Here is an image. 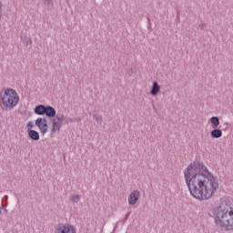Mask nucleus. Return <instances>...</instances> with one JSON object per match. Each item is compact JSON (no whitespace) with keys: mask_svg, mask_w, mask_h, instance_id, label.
Returning <instances> with one entry per match:
<instances>
[{"mask_svg":"<svg viewBox=\"0 0 233 233\" xmlns=\"http://www.w3.org/2000/svg\"><path fill=\"white\" fill-rule=\"evenodd\" d=\"M159 92H161V86L157 82H154L151 86L150 95L156 96Z\"/></svg>","mask_w":233,"mask_h":233,"instance_id":"obj_8","label":"nucleus"},{"mask_svg":"<svg viewBox=\"0 0 233 233\" xmlns=\"http://www.w3.org/2000/svg\"><path fill=\"white\" fill-rule=\"evenodd\" d=\"M28 136L30 139H33L34 141H39V132L31 129L28 131Z\"/></svg>","mask_w":233,"mask_h":233,"instance_id":"obj_10","label":"nucleus"},{"mask_svg":"<svg viewBox=\"0 0 233 233\" xmlns=\"http://www.w3.org/2000/svg\"><path fill=\"white\" fill-rule=\"evenodd\" d=\"M63 121H65V115L58 113L51 122V134H56V132L61 131V127H63Z\"/></svg>","mask_w":233,"mask_h":233,"instance_id":"obj_4","label":"nucleus"},{"mask_svg":"<svg viewBox=\"0 0 233 233\" xmlns=\"http://www.w3.org/2000/svg\"><path fill=\"white\" fill-rule=\"evenodd\" d=\"M35 125L38 127L41 134L45 135L46 132H48V122L46 121V118L38 117Z\"/></svg>","mask_w":233,"mask_h":233,"instance_id":"obj_6","label":"nucleus"},{"mask_svg":"<svg viewBox=\"0 0 233 233\" xmlns=\"http://www.w3.org/2000/svg\"><path fill=\"white\" fill-rule=\"evenodd\" d=\"M26 128H27V130H32V128H34V122L29 121V122L26 124Z\"/></svg>","mask_w":233,"mask_h":233,"instance_id":"obj_16","label":"nucleus"},{"mask_svg":"<svg viewBox=\"0 0 233 233\" xmlns=\"http://www.w3.org/2000/svg\"><path fill=\"white\" fill-rule=\"evenodd\" d=\"M95 120L96 121V123L98 125H101V123H103V117L102 116H96Z\"/></svg>","mask_w":233,"mask_h":233,"instance_id":"obj_17","label":"nucleus"},{"mask_svg":"<svg viewBox=\"0 0 233 233\" xmlns=\"http://www.w3.org/2000/svg\"><path fill=\"white\" fill-rule=\"evenodd\" d=\"M55 233H77V231L70 223H59L55 227Z\"/></svg>","mask_w":233,"mask_h":233,"instance_id":"obj_5","label":"nucleus"},{"mask_svg":"<svg viewBox=\"0 0 233 233\" xmlns=\"http://www.w3.org/2000/svg\"><path fill=\"white\" fill-rule=\"evenodd\" d=\"M221 136H223V131H221V129H213L211 131V137L218 139L221 137Z\"/></svg>","mask_w":233,"mask_h":233,"instance_id":"obj_12","label":"nucleus"},{"mask_svg":"<svg viewBox=\"0 0 233 233\" xmlns=\"http://www.w3.org/2000/svg\"><path fill=\"white\" fill-rule=\"evenodd\" d=\"M46 112V107L43 105H39L35 108V114H36V116H45Z\"/></svg>","mask_w":233,"mask_h":233,"instance_id":"obj_9","label":"nucleus"},{"mask_svg":"<svg viewBox=\"0 0 233 233\" xmlns=\"http://www.w3.org/2000/svg\"><path fill=\"white\" fill-rule=\"evenodd\" d=\"M45 114L47 117H56V109L52 106H46Z\"/></svg>","mask_w":233,"mask_h":233,"instance_id":"obj_11","label":"nucleus"},{"mask_svg":"<svg viewBox=\"0 0 233 233\" xmlns=\"http://www.w3.org/2000/svg\"><path fill=\"white\" fill-rule=\"evenodd\" d=\"M43 1H44V5L47 6V8H50V6L54 5V2H52V0H43Z\"/></svg>","mask_w":233,"mask_h":233,"instance_id":"obj_15","label":"nucleus"},{"mask_svg":"<svg viewBox=\"0 0 233 233\" xmlns=\"http://www.w3.org/2000/svg\"><path fill=\"white\" fill-rule=\"evenodd\" d=\"M215 224L221 230H233V201L222 200L211 211Z\"/></svg>","mask_w":233,"mask_h":233,"instance_id":"obj_2","label":"nucleus"},{"mask_svg":"<svg viewBox=\"0 0 233 233\" xmlns=\"http://www.w3.org/2000/svg\"><path fill=\"white\" fill-rule=\"evenodd\" d=\"M19 105V95L17 91L12 88H6L0 93V106L5 110H12Z\"/></svg>","mask_w":233,"mask_h":233,"instance_id":"obj_3","label":"nucleus"},{"mask_svg":"<svg viewBox=\"0 0 233 233\" xmlns=\"http://www.w3.org/2000/svg\"><path fill=\"white\" fill-rule=\"evenodd\" d=\"M210 123L213 128H218V127H219V118H218V116H213L210 118Z\"/></svg>","mask_w":233,"mask_h":233,"instance_id":"obj_13","label":"nucleus"},{"mask_svg":"<svg viewBox=\"0 0 233 233\" xmlns=\"http://www.w3.org/2000/svg\"><path fill=\"white\" fill-rule=\"evenodd\" d=\"M184 179L190 195L198 201H208L219 189L218 178L201 162L195 161L187 166Z\"/></svg>","mask_w":233,"mask_h":233,"instance_id":"obj_1","label":"nucleus"},{"mask_svg":"<svg viewBox=\"0 0 233 233\" xmlns=\"http://www.w3.org/2000/svg\"><path fill=\"white\" fill-rule=\"evenodd\" d=\"M141 197V192L139 190H133L127 198L129 205H136L137 201H139V198Z\"/></svg>","mask_w":233,"mask_h":233,"instance_id":"obj_7","label":"nucleus"},{"mask_svg":"<svg viewBox=\"0 0 233 233\" xmlns=\"http://www.w3.org/2000/svg\"><path fill=\"white\" fill-rule=\"evenodd\" d=\"M79 195H73L70 197V201H72V203H79Z\"/></svg>","mask_w":233,"mask_h":233,"instance_id":"obj_14","label":"nucleus"}]
</instances>
